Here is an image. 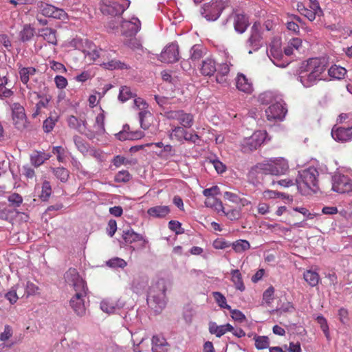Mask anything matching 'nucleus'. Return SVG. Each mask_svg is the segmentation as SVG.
<instances>
[{"mask_svg": "<svg viewBox=\"0 0 352 352\" xmlns=\"http://www.w3.org/2000/svg\"><path fill=\"white\" fill-rule=\"evenodd\" d=\"M57 32L51 28H43L38 30V36L43 38L48 43L56 45L57 44Z\"/></svg>", "mask_w": 352, "mask_h": 352, "instance_id": "nucleus-26", "label": "nucleus"}, {"mask_svg": "<svg viewBox=\"0 0 352 352\" xmlns=\"http://www.w3.org/2000/svg\"><path fill=\"white\" fill-rule=\"evenodd\" d=\"M233 327L230 324L223 325H217L215 322H210L209 324V331L212 334H214L217 337L220 338L227 332L232 331Z\"/></svg>", "mask_w": 352, "mask_h": 352, "instance_id": "nucleus-28", "label": "nucleus"}, {"mask_svg": "<svg viewBox=\"0 0 352 352\" xmlns=\"http://www.w3.org/2000/svg\"><path fill=\"white\" fill-rule=\"evenodd\" d=\"M122 237L126 244H131L140 241H145L141 234L135 232L131 229L123 230Z\"/></svg>", "mask_w": 352, "mask_h": 352, "instance_id": "nucleus-29", "label": "nucleus"}, {"mask_svg": "<svg viewBox=\"0 0 352 352\" xmlns=\"http://www.w3.org/2000/svg\"><path fill=\"white\" fill-rule=\"evenodd\" d=\"M66 283L72 286L74 291L87 289L85 281L80 276L78 271L74 268H69L65 274Z\"/></svg>", "mask_w": 352, "mask_h": 352, "instance_id": "nucleus-16", "label": "nucleus"}, {"mask_svg": "<svg viewBox=\"0 0 352 352\" xmlns=\"http://www.w3.org/2000/svg\"><path fill=\"white\" fill-rule=\"evenodd\" d=\"M316 320L320 324V328L324 333L326 338L329 339V331L327 320L322 316H318L316 318Z\"/></svg>", "mask_w": 352, "mask_h": 352, "instance_id": "nucleus-60", "label": "nucleus"}, {"mask_svg": "<svg viewBox=\"0 0 352 352\" xmlns=\"http://www.w3.org/2000/svg\"><path fill=\"white\" fill-rule=\"evenodd\" d=\"M248 25L246 16L243 14H236L234 18V27L236 32L243 33Z\"/></svg>", "mask_w": 352, "mask_h": 352, "instance_id": "nucleus-33", "label": "nucleus"}, {"mask_svg": "<svg viewBox=\"0 0 352 352\" xmlns=\"http://www.w3.org/2000/svg\"><path fill=\"white\" fill-rule=\"evenodd\" d=\"M267 228L269 230H271L272 232L276 234H285L287 232L290 231L289 228L283 227L280 224H267Z\"/></svg>", "mask_w": 352, "mask_h": 352, "instance_id": "nucleus-61", "label": "nucleus"}, {"mask_svg": "<svg viewBox=\"0 0 352 352\" xmlns=\"http://www.w3.org/2000/svg\"><path fill=\"white\" fill-rule=\"evenodd\" d=\"M331 135L336 141L347 142L352 139V126L348 128H334L331 131Z\"/></svg>", "mask_w": 352, "mask_h": 352, "instance_id": "nucleus-25", "label": "nucleus"}, {"mask_svg": "<svg viewBox=\"0 0 352 352\" xmlns=\"http://www.w3.org/2000/svg\"><path fill=\"white\" fill-rule=\"evenodd\" d=\"M24 285H21L19 283L16 284L12 289L6 294L5 298L11 303L14 304L16 302L17 300L19 298V296H21L20 293L22 292L20 289L23 290Z\"/></svg>", "mask_w": 352, "mask_h": 352, "instance_id": "nucleus-34", "label": "nucleus"}, {"mask_svg": "<svg viewBox=\"0 0 352 352\" xmlns=\"http://www.w3.org/2000/svg\"><path fill=\"white\" fill-rule=\"evenodd\" d=\"M135 94L131 91L130 87L123 86L120 89V94L118 99L122 102L127 101L128 100L133 98Z\"/></svg>", "mask_w": 352, "mask_h": 352, "instance_id": "nucleus-46", "label": "nucleus"}, {"mask_svg": "<svg viewBox=\"0 0 352 352\" xmlns=\"http://www.w3.org/2000/svg\"><path fill=\"white\" fill-rule=\"evenodd\" d=\"M58 120V116L56 113H50L49 116L43 121V129L45 133H50L54 129Z\"/></svg>", "mask_w": 352, "mask_h": 352, "instance_id": "nucleus-35", "label": "nucleus"}, {"mask_svg": "<svg viewBox=\"0 0 352 352\" xmlns=\"http://www.w3.org/2000/svg\"><path fill=\"white\" fill-rule=\"evenodd\" d=\"M157 286L159 289L158 291H156L155 287L150 289L147 297V303L155 311L160 312L166 305V280L164 278L159 279L157 282Z\"/></svg>", "mask_w": 352, "mask_h": 352, "instance_id": "nucleus-4", "label": "nucleus"}, {"mask_svg": "<svg viewBox=\"0 0 352 352\" xmlns=\"http://www.w3.org/2000/svg\"><path fill=\"white\" fill-rule=\"evenodd\" d=\"M267 35L263 30V26L260 22H255L252 28L248 44L254 51L258 50L263 43Z\"/></svg>", "mask_w": 352, "mask_h": 352, "instance_id": "nucleus-9", "label": "nucleus"}, {"mask_svg": "<svg viewBox=\"0 0 352 352\" xmlns=\"http://www.w3.org/2000/svg\"><path fill=\"white\" fill-rule=\"evenodd\" d=\"M186 128L179 125H171V129L168 132V137L171 140L179 142L184 141L196 143L199 140V136L196 133H192L186 131Z\"/></svg>", "mask_w": 352, "mask_h": 352, "instance_id": "nucleus-8", "label": "nucleus"}, {"mask_svg": "<svg viewBox=\"0 0 352 352\" xmlns=\"http://www.w3.org/2000/svg\"><path fill=\"white\" fill-rule=\"evenodd\" d=\"M119 140H135V139H140L143 136L142 131H135L134 133H127L126 135L123 132H120L118 134Z\"/></svg>", "mask_w": 352, "mask_h": 352, "instance_id": "nucleus-58", "label": "nucleus"}, {"mask_svg": "<svg viewBox=\"0 0 352 352\" xmlns=\"http://www.w3.org/2000/svg\"><path fill=\"white\" fill-rule=\"evenodd\" d=\"M52 187L50 182L44 181L42 184V190L41 193V199L43 201H47L52 194Z\"/></svg>", "mask_w": 352, "mask_h": 352, "instance_id": "nucleus-52", "label": "nucleus"}, {"mask_svg": "<svg viewBox=\"0 0 352 352\" xmlns=\"http://www.w3.org/2000/svg\"><path fill=\"white\" fill-rule=\"evenodd\" d=\"M160 60L165 63H173L179 60V47L171 43L166 46L160 56Z\"/></svg>", "mask_w": 352, "mask_h": 352, "instance_id": "nucleus-18", "label": "nucleus"}, {"mask_svg": "<svg viewBox=\"0 0 352 352\" xmlns=\"http://www.w3.org/2000/svg\"><path fill=\"white\" fill-rule=\"evenodd\" d=\"M199 70L205 76H213L217 71L215 60L211 58H206L202 61Z\"/></svg>", "mask_w": 352, "mask_h": 352, "instance_id": "nucleus-27", "label": "nucleus"}, {"mask_svg": "<svg viewBox=\"0 0 352 352\" xmlns=\"http://www.w3.org/2000/svg\"><path fill=\"white\" fill-rule=\"evenodd\" d=\"M133 20L134 21H124L121 24V32L124 37L135 36L140 29V21L138 19Z\"/></svg>", "mask_w": 352, "mask_h": 352, "instance_id": "nucleus-22", "label": "nucleus"}, {"mask_svg": "<svg viewBox=\"0 0 352 352\" xmlns=\"http://www.w3.org/2000/svg\"><path fill=\"white\" fill-rule=\"evenodd\" d=\"M67 122L70 129L76 130L78 132L85 135L88 133L87 122L85 116L77 118L74 116H69L67 119Z\"/></svg>", "mask_w": 352, "mask_h": 352, "instance_id": "nucleus-19", "label": "nucleus"}, {"mask_svg": "<svg viewBox=\"0 0 352 352\" xmlns=\"http://www.w3.org/2000/svg\"><path fill=\"white\" fill-rule=\"evenodd\" d=\"M151 118V114L148 111H141L139 113V120L140 126L143 129H148L151 123L148 122V119Z\"/></svg>", "mask_w": 352, "mask_h": 352, "instance_id": "nucleus-48", "label": "nucleus"}, {"mask_svg": "<svg viewBox=\"0 0 352 352\" xmlns=\"http://www.w3.org/2000/svg\"><path fill=\"white\" fill-rule=\"evenodd\" d=\"M54 155H56L57 160L59 162L63 163L65 161L66 151L65 148L61 146H56L52 148V151Z\"/></svg>", "mask_w": 352, "mask_h": 352, "instance_id": "nucleus-54", "label": "nucleus"}, {"mask_svg": "<svg viewBox=\"0 0 352 352\" xmlns=\"http://www.w3.org/2000/svg\"><path fill=\"white\" fill-rule=\"evenodd\" d=\"M205 205L207 207L214 209L218 214H220L223 206L222 201L217 199L216 197H208L206 198Z\"/></svg>", "mask_w": 352, "mask_h": 352, "instance_id": "nucleus-42", "label": "nucleus"}, {"mask_svg": "<svg viewBox=\"0 0 352 352\" xmlns=\"http://www.w3.org/2000/svg\"><path fill=\"white\" fill-rule=\"evenodd\" d=\"M36 72V68L33 67H22L19 69L20 79L23 84L25 85L27 88L31 89L28 85L30 77L35 75Z\"/></svg>", "mask_w": 352, "mask_h": 352, "instance_id": "nucleus-32", "label": "nucleus"}, {"mask_svg": "<svg viewBox=\"0 0 352 352\" xmlns=\"http://www.w3.org/2000/svg\"><path fill=\"white\" fill-rule=\"evenodd\" d=\"M34 34V29L30 25H25L20 32V37L22 41L25 42L31 40Z\"/></svg>", "mask_w": 352, "mask_h": 352, "instance_id": "nucleus-45", "label": "nucleus"}, {"mask_svg": "<svg viewBox=\"0 0 352 352\" xmlns=\"http://www.w3.org/2000/svg\"><path fill=\"white\" fill-rule=\"evenodd\" d=\"M287 109L280 102L272 104L265 110L267 120L271 122L281 121L285 116Z\"/></svg>", "mask_w": 352, "mask_h": 352, "instance_id": "nucleus-17", "label": "nucleus"}, {"mask_svg": "<svg viewBox=\"0 0 352 352\" xmlns=\"http://www.w3.org/2000/svg\"><path fill=\"white\" fill-rule=\"evenodd\" d=\"M212 296L220 307L231 310V307L227 304L226 299L221 293L214 292L212 293Z\"/></svg>", "mask_w": 352, "mask_h": 352, "instance_id": "nucleus-49", "label": "nucleus"}, {"mask_svg": "<svg viewBox=\"0 0 352 352\" xmlns=\"http://www.w3.org/2000/svg\"><path fill=\"white\" fill-rule=\"evenodd\" d=\"M8 85V79L6 76H0V98H8L13 95L12 87Z\"/></svg>", "mask_w": 352, "mask_h": 352, "instance_id": "nucleus-36", "label": "nucleus"}, {"mask_svg": "<svg viewBox=\"0 0 352 352\" xmlns=\"http://www.w3.org/2000/svg\"><path fill=\"white\" fill-rule=\"evenodd\" d=\"M267 137L265 131H256L251 136L245 138L241 143V151L249 153L256 150L264 142Z\"/></svg>", "mask_w": 352, "mask_h": 352, "instance_id": "nucleus-7", "label": "nucleus"}, {"mask_svg": "<svg viewBox=\"0 0 352 352\" xmlns=\"http://www.w3.org/2000/svg\"><path fill=\"white\" fill-rule=\"evenodd\" d=\"M229 6L230 0H212L204 4L201 13L207 21H214L219 18L223 10Z\"/></svg>", "mask_w": 352, "mask_h": 352, "instance_id": "nucleus-5", "label": "nucleus"}, {"mask_svg": "<svg viewBox=\"0 0 352 352\" xmlns=\"http://www.w3.org/2000/svg\"><path fill=\"white\" fill-rule=\"evenodd\" d=\"M74 141L78 150L82 153H86L89 151V144L79 136H74Z\"/></svg>", "mask_w": 352, "mask_h": 352, "instance_id": "nucleus-53", "label": "nucleus"}, {"mask_svg": "<svg viewBox=\"0 0 352 352\" xmlns=\"http://www.w3.org/2000/svg\"><path fill=\"white\" fill-rule=\"evenodd\" d=\"M106 55V52L102 50L101 48L98 49L95 47L93 50L87 51V56H88L93 60H96L98 58H102L104 60V56Z\"/></svg>", "mask_w": 352, "mask_h": 352, "instance_id": "nucleus-51", "label": "nucleus"}, {"mask_svg": "<svg viewBox=\"0 0 352 352\" xmlns=\"http://www.w3.org/2000/svg\"><path fill=\"white\" fill-rule=\"evenodd\" d=\"M319 173L314 167L299 171L296 179L298 190L302 195H309L319 190Z\"/></svg>", "mask_w": 352, "mask_h": 352, "instance_id": "nucleus-2", "label": "nucleus"}, {"mask_svg": "<svg viewBox=\"0 0 352 352\" xmlns=\"http://www.w3.org/2000/svg\"><path fill=\"white\" fill-rule=\"evenodd\" d=\"M105 112L102 108L95 118L93 129H88L86 136L89 139H94L98 135H103L105 133L104 128Z\"/></svg>", "mask_w": 352, "mask_h": 352, "instance_id": "nucleus-15", "label": "nucleus"}, {"mask_svg": "<svg viewBox=\"0 0 352 352\" xmlns=\"http://www.w3.org/2000/svg\"><path fill=\"white\" fill-rule=\"evenodd\" d=\"M107 265L111 267L124 268L126 266L127 263L124 259L116 257L108 261Z\"/></svg>", "mask_w": 352, "mask_h": 352, "instance_id": "nucleus-59", "label": "nucleus"}, {"mask_svg": "<svg viewBox=\"0 0 352 352\" xmlns=\"http://www.w3.org/2000/svg\"><path fill=\"white\" fill-rule=\"evenodd\" d=\"M235 85L239 91L245 94H251L254 90L252 80L242 73L237 74L235 78Z\"/></svg>", "mask_w": 352, "mask_h": 352, "instance_id": "nucleus-24", "label": "nucleus"}, {"mask_svg": "<svg viewBox=\"0 0 352 352\" xmlns=\"http://www.w3.org/2000/svg\"><path fill=\"white\" fill-rule=\"evenodd\" d=\"M55 177L62 182H66L69 177V170L64 167L51 168Z\"/></svg>", "mask_w": 352, "mask_h": 352, "instance_id": "nucleus-43", "label": "nucleus"}, {"mask_svg": "<svg viewBox=\"0 0 352 352\" xmlns=\"http://www.w3.org/2000/svg\"><path fill=\"white\" fill-rule=\"evenodd\" d=\"M231 280L234 283L235 288L241 292L245 290V285L243 283L242 274L239 270H232L230 272Z\"/></svg>", "mask_w": 352, "mask_h": 352, "instance_id": "nucleus-39", "label": "nucleus"}, {"mask_svg": "<svg viewBox=\"0 0 352 352\" xmlns=\"http://www.w3.org/2000/svg\"><path fill=\"white\" fill-rule=\"evenodd\" d=\"M40 289L39 287L33 283L32 282L28 281L25 285V289L22 291V293H20L21 296L23 297L25 294L27 296L36 295L39 294Z\"/></svg>", "mask_w": 352, "mask_h": 352, "instance_id": "nucleus-44", "label": "nucleus"}, {"mask_svg": "<svg viewBox=\"0 0 352 352\" xmlns=\"http://www.w3.org/2000/svg\"><path fill=\"white\" fill-rule=\"evenodd\" d=\"M52 97L47 94H39L33 91H30L28 94V100L30 103L35 106L32 107V117L36 118L42 113L43 109H47L49 106Z\"/></svg>", "mask_w": 352, "mask_h": 352, "instance_id": "nucleus-6", "label": "nucleus"}, {"mask_svg": "<svg viewBox=\"0 0 352 352\" xmlns=\"http://www.w3.org/2000/svg\"><path fill=\"white\" fill-rule=\"evenodd\" d=\"M164 116L169 120L177 121L180 126L187 129L192 127L194 124V116L182 109L166 111Z\"/></svg>", "mask_w": 352, "mask_h": 352, "instance_id": "nucleus-10", "label": "nucleus"}, {"mask_svg": "<svg viewBox=\"0 0 352 352\" xmlns=\"http://www.w3.org/2000/svg\"><path fill=\"white\" fill-rule=\"evenodd\" d=\"M303 277L305 280L311 286H316L320 280L319 274L312 270H307L304 272Z\"/></svg>", "mask_w": 352, "mask_h": 352, "instance_id": "nucleus-40", "label": "nucleus"}, {"mask_svg": "<svg viewBox=\"0 0 352 352\" xmlns=\"http://www.w3.org/2000/svg\"><path fill=\"white\" fill-rule=\"evenodd\" d=\"M257 168L266 175L281 176L289 170L288 160L282 157H272L258 164Z\"/></svg>", "mask_w": 352, "mask_h": 352, "instance_id": "nucleus-3", "label": "nucleus"}, {"mask_svg": "<svg viewBox=\"0 0 352 352\" xmlns=\"http://www.w3.org/2000/svg\"><path fill=\"white\" fill-rule=\"evenodd\" d=\"M255 346L258 350L265 349L269 347L270 340L267 336H256Z\"/></svg>", "mask_w": 352, "mask_h": 352, "instance_id": "nucleus-50", "label": "nucleus"}, {"mask_svg": "<svg viewBox=\"0 0 352 352\" xmlns=\"http://www.w3.org/2000/svg\"><path fill=\"white\" fill-rule=\"evenodd\" d=\"M349 179L344 175H336L333 179L332 190L338 193H344L351 190Z\"/></svg>", "mask_w": 352, "mask_h": 352, "instance_id": "nucleus-21", "label": "nucleus"}, {"mask_svg": "<svg viewBox=\"0 0 352 352\" xmlns=\"http://www.w3.org/2000/svg\"><path fill=\"white\" fill-rule=\"evenodd\" d=\"M231 246V243L223 239H217L213 242V247L217 250H223Z\"/></svg>", "mask_w": 352, "mask_h": 352, "instance_id": "nucleus-64", "label": "nucleus"}, {"mask_svg": "<svg viewBox=\"0 0 352 352\" xmlns=\"http://www.w3.org/2000/svg\"><path fill=\"white\" fill-rule=\"evenodd\" d=\"M326 69L324 60L312 58L307 60L304 71L300 76V80L305 87H310L322 79L321 75Z\"/></svg>", "mask_w": 352, "mask_h": 352, "instance_id": "nucleus-1", "label": "nucleus"}, {"mask_svg": "<svg viewBox=\"0 0 352 352\" xmlns=\"http://www.w3.org/2000/svg\"><path fill=\"white\" fill-rule=\"evenodd\" d=\"M8 200L10 202V206L13 207H19L23 202L22 197L17 193L10 195L8 197Z\"/></svg>", "mask_w": 352, "mask_h": 352, "instance_id": "nucleus-62", "label": "nucleus"}, {"mask_svg": "<svg viewBox=\"0 0 352 352\" xmlns=\"http://www.w3.org/2000/svg\"><path fill=\"white\" fill-rule=\"evenodd\" d=\"M38 9L41 14L45 17L63 21L68 19V14L63 9L55 7L52 4L41 2Z\"/></svg>", "mask_w": 352, "mask_h": 352, "instance_id": "nucleus-12", "label": "nucleus"}, {"mask_svg": "<svg viewBox=\"0 0 352 352\" xmlns=\"http://www.w3.org/2000/svg\"><path fill=\"white\" fill-rule=\"evenodd\" d=\"M131 178V174L129 171L123 170L119 171L114 177V180L116 182H128Z\"/></svg>", "mask_w": 352, "mask_h": 352, "instance_id": "nucleus-57", "label": "nucleus"}, {"mask_svg": "<svg viewBox=\"0 0 352 352\" xmlns=\"http://www.w3.org/2000/svg\"><path fill=\"white\" fill-rule=\"evenodd\" d=\"M234 251L236 253H242L250 249V244L249 241L245 239H239L231 243Z\"/></svg>", "mask_w": 352, "mask_h": 352, "instance_id": "nucleus-41", "label": "nucleus"}, {"mask_svg": "<svg viewBox=\"0 0 352 352\" xmlns=\"http://www.w3.org/2000/svg\"><path fill=\"white\" fill-rule=\"evenodd\" d=\"M170 212V208L167 206H156L150 208L147 210L149 216L156 218L165 217Z\"/></svg>", "mask_w": 352, "mask_h": 352, "instance_id": "nucleus-30", "label": "nucleus"}, {"mask_svg": "<svg viewBox=\"0 0 352 352\" xmlns=\"http://www.w3.org/2000/svg\"><path fill=\"white\" fill-rule=\"evenodd\" d=\"M12 119L15 127L18 129H23L25 128V113L23 107L19 104H14L12 109Z\"/></svg>", "mask_w": 352, "mask_h": 352, "instance_id": "nucleus-23", "label": "nucleus"}, {"mask_svg": "<svg viewBox=\"0 0 352 352\" xmlns=\"http://www.w3.org/2000/svg\"><path fill=\"white\" fill-rule=\"evenodd\" d=\"M309 9L305 6L302 3H297L298 11L303 16L307 17L310 21H313L316 19V15L322 13V10L318 2L313 3V6H310Z\"/></svg>", "mask_w": 352, "mask_h": 352, "instance_id": "nucleus-20", "label": "nucleus"}, {"mask_svg": "<svg viewBox=\"0 0 352 352\" xmlns=\"http://www.w3.org/2000/svg\"><path fill=\"white\" fill-rule=\"evenodd\" d=\"M168 228L175 232L176 234H182L184 232L182 228V224L178 221L171 220L168 223Z\"/></svg>", "mask_w": 352, "mask_h": 352, "instance_id": "nucleus-63", "label": "nucleus"}, {"mask_svg": "<svg viewBox=\"0 0 352 352\" xmlns=\"http://www.w3.org/2000/svg\"><path fill=\"white\" fill-rule=\"evenodd\" d=\"M104 60H102L103 64L104 65L105 67L109 69L126 68L125 63L118 60H111L107 63H104Z\"/></svg>", "mask_w": 352, "mask_h": 352, "instance_id": "nucleus-56", "label": "nucleus"}, {"mask_svg": "<svg viewBox=\"0 0 352 352\" xmlns=\"http://www.w3.org/2000/svg\"><path fill=\"white\" fill-rule=\"evenodd\" d=\"M225 62L221 63L217 67L216 81L217 83L228 85L229 80L228 76L230 71V67L232 66L231 63L232 57L228 52H224Z\"/></svg>", "mask_w": 352, "mask_h": 352, "instance_id": "nucleus-11", "label": "nucleus"}, {"mask_svg": "<svg viewBox=\"0 0 352 352\" xmlns=\"http://www.w3.org/2000/svg\"><path fill=\"white\" fill-rule=\"evenodd\" d=\"M203 56V48L200 45H195L190 50V60H199Z\"/></svg>", "mask_w": 352, "mask_h": 352, "instance_id": "nucleus-55", "label": "nucleus"}, {"mask_svg": "<svg viewBox=\"0 0 352 352\" xmlns=\"http://www.w3.org/2000/svg\"><path fill=\"white\" fill-rule=\"evenodd\" d=\"M87 288L75 291V294L69 300L72 309L79 316H84L86 312L84 298L87 296Z\"/></svg>", "mask_w": 352, "mask_h": 352, "instance_id": "nucleus-13", "label": "nucleus"}, {"mask_svg": "<svg viewBox=\"0 0 352 352\" xmlns=\"http://www.w3.org/2000/svg\"><path fill=\"white\" fill-rule=\"evenodd\" d=\"M123 43L126 46L132 50H139L142 47L140 41L135 36H128V38L125 37Z\"/></svg>", "mask_w": 352, "mask_h": 352, "instance_id": "nucleus-47", "label": "nucleus"}, {"mask_svg": "<svg viewBox=\"0 0 352 352\" xmlns=\"http://www.w3.org/2000/svg\"><path fill=\"white\" fill-rule=\"evenodd\" d=\"M100 10L103 14L117 16L124 11V8L116 0H102L99 4Z\"/></svg>", "mask_w": 352, "mask_h": 352, "instance_id": "nucleus-14", "label": "nucleus"}, {"mask_svg": "<svg viewBox=\"0 0 352 352\" xmlns=\"http://www.w3.org/2000/svg\"><path fill=\"white\" fill-rule=\"evenodd\" d=\"M50 157V154L39 151H34L30 155V162L34 167H38Z\"/></svg>", "mask_w": 352, "mask_h": 352, "instance_id": "nucleus-31", "label": "nucleus"}, {"mask_svg": "<svg viewBox=\"0 0 352 352\" xmlns=\"http://www.w3.org/2000/svg\"><path fill=\"white\" fill-rule=\"evenodd\" d=\"M241 208H230L226 206H222L220 215L223 214L231 221L238 220L241 217Z\"/></svg>", "mask_w": 352, "mask_h": 352, "instance_id": "nucleus-37", "label": "nucleus"}, {"mask_svg": "<svg viewBox=\"0 0 352 352\" xmlns=\"http://www.w3.org/2000/svg\"><path fill=\"white\" fill-rule=\"evenodd\" d=\"M328 74L333 79L341 80L346 74V69L341 66L333 65L328 69Z\"/></svg>", "mask_w": 352, "mask_h": 352, "instance_id": "nucleus-38", "label": "nucleus"}]
</instances>
